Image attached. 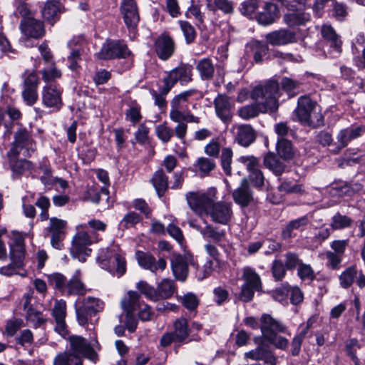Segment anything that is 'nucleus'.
Masks as SVG:
<instances>
[{"label":"nucleus","mask_w":365,"mask_h":365,"mask_svg":"<svg viewBox=\"0 0 365 365\" xmlns=\"http://www.w3.org/2000/svg\"><path fill=\"white\" fill-rule=\"evenodd\" d=\"M66 224L67 222L65 220L57 217H51L46 230L49 234L65 235Z\"/></svg>","instance_id":"57"},{"label":"nucleus","mask_w":365,"mask_h":365,"mask_svg":"<svg viewBox=\"0 0 365 365\" xmlns=\"http://www.w3.org/2000/svg\"><path fill=\"white\" fill-rule=\"evenodd\" d=\"M231 132L233 134L235 141L245 148L250 146L256 140V131L250 124L233 125Z\"/></svg>","instance_id":"16"},{"label":"nucleus","mask_w":365,"mask_h":365,"mask_svg":"<svg viewBox=\"0 0 365 365\" xmlns=\"http://www.w3.org/2000/svg\"><path fill=\"white\" fill-rule=\"evenodd\" d=\"M25 249L21 240L18 241L11 247V259L17 267H21L24 259Z\"/></svg>","instance_id":"49"},{"label":"nucleus","mask_w":365,"mask_h":365,"mask_svg":"<svg viewBox=\"0 0 365 365\" xmlns=\"http://www.w3.org/2000/svg\"><path fill=\"white\" fill-rule=\"evenodd\" d=\"M16 157L9 158L13 178H19L26 172H29L34 168L33 163L27 160H17Z\"/></svg>","instance_id":"36"},{"label":"nucleus","mask_w":365,"mask_h":365,"mask_svg":"<svg viewBox=\"0 0 365 365\" xmlns=\"http://www.w3.org/2000/svg\"><path fill=\"white\" fill-rule=\"evenodd\" d=\"M279 91V83L275 81H269L264 85L255 86L251 92V98L262 113L274 111L278 108Z\"/></svg>","instance_id":"3"},{"label":"nucleus","mask_w":365,"mask_h":365,"mask_svg":"<svg viewBox=\"0 0 365 365\" xmlns=\"http://www.w3.org/2000/svg\"><path fill=\"white\" fill-rule=\"evenodd\" d=\"M206 5L212 11L220 10L225 14L233 12V4L229 0H206Z\"/></svg>","instance_id":"46"},{"label":"nucleus","mask_w":365,"mask_h":365,"mask_svg":"<svg viewBox=\"0 0 365 365\" xmlns=\"http://www.w3.org/2000/svg\"><path fill=\"white\" fill-rule=\"evenodd\" d=\"M141 220L140 215L134 211L128 212L120 220L119 226L123 229H128L135 227Z\"/></svg>","instance_id":"60"},{"label":"nucleus","mask_w":365,"mask_h":365,"mask_svg":"<svg viewBox=\"0 0 365 365\" xmlns=\"http://www.w3.org/2000/svg\"><path fill=\"white\" fill-rule=\"evenodd\" d=\"M51 315L56 322L55 331L61 336H65L68 334L66 324V303L63 299H56L51 310Z\"/></svg>","instance_id":"19"},{"label":"nucleus","mask_w":365,"mask_h":365,"mask_svg":"<svg viewBox=\"0 0 365 365\" xmlns=\"http://www.w3.org/2000/svg\"><path fill=\"white\" fill-rule=\"evenodd\" d=\"M276 148L277 154L284 160H291L294 155V151L291 141L285 138H278Z\"/></svg>","instance_id":"45"},{"label":"nucleus","mask_w":365,"mask_h":365,"mask_svg":"<svg viewBox=\"0 0 365 365\" xmlns=\"http://www.w3.org/2000/svg\"><path fill=\"white\" fill-rule=\"evenodd\" d=\"M294 113L298 121L303 125L313 128L324 125V116L319 106L307 96L298 98L297 107Z\"/></svg>","instance_id":"4"},{"label":"nucleus","mask_w":365,"mask_h":365,"mask_svg":"<svg viewBox=\"0 0 365 365\" xmlns=\"http://www.w3.org/2000/svg\"><path fill=\"white\" fill-rule=\"evenodd\" d=\"M151 181L158 196L163 197L168 188V176L163 170H158L153 174Z\"/></svg>","instance_id":"39"},{"label":"nucleus","mask_w":365,"mask_h":365,"mask_svg":"<svg viewBox=\"0 0 365 365\" xmlns=\"http://www.w3.org/2000/svg\"><path fill=\"white\" fill-rule=\"evenodd\" d=\"M279 17L277 6L272 2H266L262 11L257 16V21L263 26L272 24Z\"/></svg>","instance_id":"25"},{"label":"nucleus","mask_w":365,"mask_h":365,"mask_svg":"<svg viewBox=\"0 0 365 365\" xmlns=\"http://www.w3.org/2000/svg\"><path fill=\"white\" fill-rule=\"evenodd\" d=\"M178 301L190 312L195 311L200 302L199 298L192 292H188L179 297Z\"/></svg>","instance_id":"53"},{"label":"nucleus","mask_w":365,"mask_h":365,"mask_svg":"<svg viewBox=\"0 0 365 365\" xmlns=\"http://www.w3.org/2000/svg\"><path fill=\"white\" fill-rule=\"evenodd\" d=\"M63 88L55 83H47L42 88V103L47 108L58 110L63 105Z\"/></svg>","instance_id":"14"},{"label":"nucleus","mask_w":365,"mask_h":365,"mask_svg":"<svg viewBox=\"0 0 365 365\" xmlns=\"http://www.w3.org/2000/svg\"><path fill=\"white\" fill-rule=\"evenodd\" d=\"M174 331H173L175 336L176 341L179 343H187L192 340L200 341L199 336L193 337L187 340L190 334V329L188 322L185 318L177 319L174 322Z\"/></svg>","instance_id":"29"},{"label":"nucleus","mask_w":365,"mask_h":365,"mask_svg":"<svg viewBox=\"0 0 365 365\" xmlns=\"http://www.w3.org/2000/svg\"><path fill=\"white\" fill-rule=\"evenodd\" d=\"M233 152L230 148H223L221 153V165L223 171L227 175H231V164L232 160Z\"/></svg>","instance_id":"58"},{"label":"nucleus","mask_w":365,"mask_h":365,"mask_svg":"<svg viewBox=\"0 0 365 365\" xmlns=\"http://www.w3.org/2000/svg\"><path fill=\"white\" fill-rule=\"evenodd\" d=\"M365 38L363 34H359L353 43L352 50L354 54H361V56H356L355 62L356 66L361 69L365 68Z\"/></svg>","instance_id":"40"},{"label":"nucleus","mask_w":365,"mask_h":365,"mask_svg":"<svg viewBox=\"0 0 365 365\" xmlns=\"http://www.w3.org/2000/svg\"><path fill=\"white\" fill-rule=\"evenodd\" d=\"M120 12L128 30L135 31L140 21L135 0H123L120 4Z\"/></svg>","instance_id":"15"},{"label":"nucleus","mask_w":365,"mask_h":365,"mask_svg":"<svg viewBox=\"0 0 365 365\" xmlns=\"http://www.w3.org/2000/svg\"><path fill=\"white\" fill-rule=\"evenodd\" d=\"M201 235L204 240L219 243L224 240L226 237V232L224 230H220L211 224L206 223L201 230Z\"/></svg>","instance_id":"34"},{"label":"nucleus","mask_w":365,"mask_h":365,"mask_svg":"<svg viewBox=\"0 0 365 365\" xmlns=\"http://www.w3.org/2000/svg\"><path fill=\"white\" fill-rule=\"evenodd\" d=\"M140 307V294L135 291H129L121 301V307L126 312L125 327L130 332H133L136 329L138 321L133 313Z\"/></svg>","instance_id":"8"},{"label":"nucleus","mask_w":365,"mask_h":365,"mask_svg":"<svg viewBox=\"0 0 365 365\" xmlns=\"http://www.w3.org/2000/svg\"><path fill=\"white\" fill-rule=\"evenodd\" d=\"M185 198L192 210L198 215L206 214L215 223L227 225L233 217L232 203L217 201L215 187L209 188L207 192H188Z\"/></svg>","instance_id":"1"},{"label":"nucleus","mask_w":365,"mask_h":365,"mask_svg":"<svg viewBox=\"0 0 365 365\" xmlns=\"http://www.w3.org/2000/svg\"><path fill=\"white\" fill-rule=\"evenodd\" d=\"M362 186H358L355 190L361 189ZM354 190V188H351L349 185L345 182H339L334 183L331 185L329 192L333 196L343 197L345 195H351Z\"/></svg>","instance_id":"48"},{"label":"nucleus","mask_w":365,"mask_h":365,"mask_svg":"<svg viewBox=\"0 0 365 365\" xmlns=\"http://www.w3.org/2000/svg\"><path fill=\"white\" fill-rule=\"evenodd\" d=\"M362 130L361 126H351L341 130L336 137L340 148L346 147L351 140L359 137Z\"/></svg>","instance_id":"33"},{"label":"nucleus","mask_w":365,"mask_h":365,"mask_svg":"<svg viewBox=\"0 0 365 365\" xmlns=\"http://www.w3.org/2000/svg\"><path fill=\"white\" fill-rule=\"evenodd\" d=\"M174 282L170 279H163L156 287L158 301L170 298L175 292Z\"/></svg>","instance_id":"42"},{"label":"nucleus","mask_w":365,"mask_h":365,"mask_svg":"<svg viewBox=\"0 0 365 365\" xmlns=\"http://www.w3.org/2000/svg\"><path fill=\"white\" fill-rule=\"evenodd\" d=\"M131 54L127 45L120 41H108L99 52L96 53L98 59L109 60L113 58H125Z\"/></svg>","instance_id":"11"},{"label":"nucleus","mask_w":365,"mask_h":365,"mask_svg":"<svg viewBox=\"0 0 365 365\" xmlns=\"http://www.w3.org/2000/svg\"><path fill=\"white\" fill-rule=\"evenodd\" d=\"M125 118L126 120L131 123L132 125L138 124L143 118L140 106L135 101L132 102L125 111Z\"/></svg>","instance_id":"47"},{"label":"nucleus","mask_w":365,"mask_h":365,"mask_svg":"<svg viewBox=\"0 0 365 365\" xmlns=\"http://www.w3.org/2000/svg\"><path fill=\"white\" fill-rule=\"evenodd\" d=\"M259 113H262V111L255 103L242 106L237 110L239 116L246 120L257 117Z\"/></svg>","instance_id":"55"},{"label":"nucleus","mask_w":365,"mask_h":365,"mask_svg":"<svg viewBox=\"0 0 365 365\" xmlns=\"http://www.w3.org/2000/svg\"><path fill=\"white\" fill-rule=\"evenodd\" d=\"M25 318L27 323L35 328L39 327L46 322L42 313L34 308H29L25 314Z\"/></svg>","instance_id":"51"},{"label":"nucleus","mask_w":365,"mask_h":365,"mask_svg":"<svg viewBox=\"0 0 365 365\" xmlns=\"http://www.w3.org/2000/svg\"><path fill=\"white\" fill-rule=\"evenodd\" d=\"M61 11L62 6L59 1L56 0H47L41 10V14L46 21L53 24L58 19Z\"/></svg>","instance_id":"31"},{"label":"nucleus","mask_w":365,"mask_h":365,"mask_svg":"<svg viewBox=\"0 0 365 365\" xmlns=\"http://www.w3.org/2000/svg\"><path fill=\"white\" fill-rule=\"evenodd\" d=\"M192 67L188 64H180L171 70L163 78V93H168L174 85L180 81L181 85H186L192 80Z\"/></svg>","instance_id":"9"},{"label":"nucleus","mask_w":365,"mask_h":365,"mask_svg":"<svg viewBox=\"0 0 365 365\" xmlns=\"http://www.w3.org/2000/svg\"><path fill=\"white\" fill-rule=\"evenodd\" d=\"M197 94H200L199 91L193 88L185 91L175 96L170 102L169 118H170L177 114L181 115L184 103H187L190 98Z\"/></svg>","instance_id":"24"},{"label":"nucleus","mask_w":365,"mask_h":365,"mask_svg":"<svg viewBox=\"0 0 365 365\" xmlns=\"http://www.w3.org/2000/svg\"><path fill=\"white\" fill-rule=\"evenodd\" d=\"M171 121L173 123L180 124V123H186L187 125L188 123H200V118L196 115H194L190 110H187L183 112L181 111V115H175L170 118Z\"/></svg>","instance_id":"56"},{"label":"nucleus","mask_w":365,"mask_h":365,"mask_svg":"<svg viewBox=\"0 0 365 365\" xmlns=\"http://www.w3.org/2000/svg\"><path fill=\"white\" fill-rule=\"evenodd\" d=\"M321 34L329 45L333 48L337 53H341L342 41L340 39V36L336 33L334 28L329 24H324L322 26Z\"/></svg>","instance_id":"32"},{"label":"nucleus","mask_w":365,"mask_h":365,"mask_svg":"<svg viewBox=\"0 0 365 365\" xmlns=\"http://www.w3.org/2000/svg\"><path fill=\"white\" fill-rule=\"evenodd\" d=\"M104 309V303L98 298L88 297L78 298L75 312L78 324L86 329H93L98 322V313Z\"/></svg>","instance_id":"2"},{"label":"nucleus","mask_w":365,"mask_h":365,"mask_svg":"<svg viewBox=\"0 0 365 365\" xmlns=\"http://www.w3.org/2000/svg\"><path fill=\"white\" fill-rule=\"evenodd\" d=\"M16 11L14 15H19L22 20L34 17V12L30 9L29 6L25 1H15Z\"/></svg>","instance_id":"62"},{"label":"nucleus","mask_w":365,"mask_h":365,"mask_svg":"<svg viewBox=\"0 0 365 365\" xmlns=\"http://www.w3.org/2000/svg\"><path fill=\"white\" fill-rule=\"evenodd\" d=\"M32 147V140L29 133L24 128L18 130L14 135V141L8 152L9 158L17 157L24 148L29 149Z\"/></svg>","instance_id":"20"},{"label":"nucleus","mask_w":365,"mask_h":365,"mask_svg":"<svg viewBox=\"0 0 365 365\" xmlns=\"http://www.w3.org/2000/svg\"><path fill=\"white\" fill-rule=\"evenodd\" d=\"M97 260L102 268L112 272L115 269L117 274L123 275L126 269V262L125 258L117 253L115 249H102L101 250Z\"/></svg>","instance_id":"6"},{"label":"nucleus","mask_w":365,"mask_h":365,"mask_svg":"<svg viewBox=\"0 0 365 365\" xmlns=\"http://www.w3.org/2000/svg\"><path fill=\"white\" fill-rule=\"evenodd\" d=\"M284 6L288 11L284 15V21L289 27H296L305 25L311 19L310 14L307 9L299 6L291 0H276Z\"/></svg>","instance_id":"7"},{"label":"nucleus","mask_w":365,"mask_h":365,"mask_svg":"<svg viewBox=\"0 0 365 365\" xmlns=\"http://www.w3.org/2000/svg\"><path fill=\"white\" fill-rule=\"evenodd\" d=\"M260 329L267 341H273L278 333H287V327L268 314H263L259 319Z\"/></svg>","instance_id":"13"},{"label":"nucleus","mask_w":365,"mask_h":365,"mask_svg":"<svg viewBox=\"0 0 365 365\" xmlns=\"http://www.w3.org/2000/svg\"><path fill=\"white\" fill-rule=\"evenodd\" d=\"M357 269L356 266H351L344 270L339 276L340 285L347 289L352 284L354 279L356 277Z\"/></svg>","instance_id":"54"},{"label":"nucleus","mask_w":365,"mask_h":365,"mask_svg":"<svg viewBox=\"0 0 365 365\" xmlns=\"http://www.w3.org/2000/svg\"><path fill=\"white\" fill-rule=\"evenodd\" d=\"M21 78L23 79V88H38L39 78L35 71H25Z\"/></svg>","instance_id":"59"},{"label":"nucleus","mask_w":365,"mask_h":365,"mask_svg":"<svg viewBox=\"0 0 365 365\" xmlns=\"http://www.w3.org/2000/svg\"><path fill=\"white\" fill-rule=\"evenodd\" d=\"M136 288L147 299L153 302H158L157 289L154 287L150 285L147 282L140 280L136 284Z\"/></svg>","instance_id":"52"},{"label":"nucleus","mask_w":365,"mask_h":365,"mask_svg":"<svg viewBox=\"0 0 365 365\" xmlns=\"http://www.w3.org/2000/svg\"><path fill=\"white\" fill-rule=\"evenodd\" d=\"M297 275L302 281L312 282L315 279V274L310 264L302 263L297 268Z\"/></svg>","instance_id":"64"},{"label":"nucleus","mask_w":365,"mask_h":365,"mask_svg":"<svg viewBox=\"0 0 365 365\" xmlns=\"http://www.w3.org/2000/svg\"><path fill=\"white\" fill-rule=\"evenodd\" d=\"M309 220L307 217L303 216L297 219L291 220L282 229L281 237L283 240H287L294 237L297 235V231H302L308 225Z\"/></svg>","instance_id":"28"},{"label":"nucleus","mask_w":365,"mask_h":365,"mask_svg":"<svg viewBox=\"0 0 365 365\" xmlns=\"http://www.w3.org/2000/svg\"><path fill=\"white\" fill-rule=\"evenodd\" d=\"M188 126L186 123L176 124L172 128L167 122H163L155 127V134L158 138L163 143L170 142L173 136H175L181 142L185 143Z\"/></svg>","instance_id":"10"},{"label":"nucleus","mask_w":365,"mask_h":365,"mask_svg":"<svg viewBox=\"0 0 365 365\" xmlns=\"http://www.w3.org/2000/svg\"><path fill=\"white\" fill-rule=\"evenodd\" d=\"M101 195H104L108 197V190L106 187L104 186L99 190L96 187L91 186L88 187L85 191L83 194V199L97 204L100 201Z\"/></svg>","instance_id":"50"},{"label":"nucleus","mask_w":365,"mask_h":365,"mask_svg":"<svg viewBox=\"0 0 365 365\" xmlns=\"http://www.w3.org/2000/svg\"><path fill=\"white\" fill-rule=\"evenodd\" d=\"M53 365H83V360L79 356L66 351L56 356Z\"/></svg>","instance_id":"43"},{"label":"nucleus","mask_w":365,"mask_h":365,"mask_svg":"<svg viewBox=\"0 0 365 365\" xmlns=\"http://www.w3.org/2000/svg\"><path fill=\"white\" fill-rule=\"evenodd\" d=\"M24 323L22 319L11 318L7 320L5 325V333L9 336H14L16 332L24 327Z\"/></svg>","instance_id":"63"},{"label":"nucleus","mask_w":365,"mask_h":365,"mask_svg":"<svg viewBox=\"0 0 365 365\" xmlns=\"http://www.w3.org/2000/svg\"><path fill=\"white\" fill-rule=\"evenodd\" d=\"M19 29L21 34L26 38L38 39L42 38L46 34L43 22L34 17L21 20Z\"/></svg>","instance_id":"18"},{"label":"nucleus","mask_w":365,"mask_h":365,"mask_svg":"<svg viewBox=\"0 0 365 365\" xmlns=\"http://www.w3.org/2000/svg\"><path fill=\"white\" fill-rule=\"evenodd\" d=\"M78 228H81L73 236L70 248L71 255L78 259L80 262H84L86 257L91 254V250L88 248L93 242L98 241V236L94 232L86 231V224L80 225Z\"/></svg>","instance_id":"5"},{"label":"nucleus","mask_w":365,"mask_h":365,"mask_svg":"<svg viewBox=\"0 0 365 365\" xmlns=\"http://www.w3.org/2000/svg\"><path fill=\"white\" fill-rule=\"evenodd\" d=\"M264 165L276 175H281L286 167L284 163L272 152L264 155Z\"/></svg>","instance_id":"37"},{"label":"nucleus","mask_w":365,"mask_h":365,"mask_svg":"<svg viewBox=\"0 0 365 365\" xmlns=\"http://www.w3.org/2000/svg\"><path fill=\"white\" fill-rule=\"evenodd\" d=\"M242 279L244 281L243 284L257 289L260 291L262 289V282L259 275L254 269L246 267L243 269Z\"/></svg>","instance_id":"38"},{"label":"nucleus","mask_w":365,"mask_h":365,"mask_svg":"<svg viewBox=\"0 0 365 365\" xmlns=\"http://www.w3.org/2000/svg\"><path fill=\"white\" fill-rule=\"evenodd\" d=\"M221 268L222 267L220 259H208L205 263L202 269L198 270L197 273V277L199 280H202L212 275L213 272H220Z\"/></svg>","instance_id":"44"},{"label":"nucleus","mask_w":365,"mask_h":365,"mask_svg":"<svg viewBox=\"0 0 365 365\" xmlns=\"http://www.w3.org/2000/svg\"><path fill=\"white\" fill-rule=\"evenodd\" d=\"M269 47L266 43L252 40L247 43L245 53L253 56L255 63L262 62L263 57L268 53Z\"/></svg>","instance_id":"27"},{"label":"nucleus","mask_w":365,"mask_h":365,"mask_svg":"<svg viewBox=\"0 0 365 365\" xmlns=\"http://www.w3.org/2000/svg\"><path fill=\"white\" fill-rule=\"evenodd\" d=\"M216 115L225 123L232 120L231 103L229 97L225 94H219L214 100Z\"/></svg>","instance_id":"22"},{"label":"nucleus","mask_w":365,"mask_h":365,"mask_svg":"<svg viewBox=\"0 0 365 365\" xmlns=\"http://www.w3.org/2000/svg\"><path fill=\"white\" fill-rule=\"evenodd\" d=\"M196 69L204 81L210 80L214 76L215 66L210 58H205L200 60L197 63Z\"/></svg>","instance_id":"41"},{"label":"nucleus","mask_w":365,"mask_h":365,"mask_svg":"<svg viewBox=\"0 0 365 365\" xmlns=\"http://www.w3.org/2000/svg\"><path fill=\"white\" fill-rule=\"evenodd\" d=\"M351 222L350 217L337 212L332 217L330 225L333 230H341L349 227Z\"/></svg>","instance_id":"61"},{"label":"nucleus","mask_w":365,"mask_h":365,"mask_svg":"<svg viewBox=\"0 0 365 365\" xmlns=\"http://www.w3.org/2000/svg\"><path fill=\"white\" fill-rule=\"evenodd\" d=\"M138 264L145 269L156 273L158 271H163L167 267L166 260L164 258L155 257L148 252L138 251L135 254Z\"/></svg>","instance_id":"17"},{"label":"nucleus","mask_w":365,"mask_h":365,"mask_svg":"<svg viewBox=\"0 0 365 365\" xmlns=\"http://www.w3.org/2000/svg\"><path fill=\"white\" fill-rule=\"evenodd\" d=\"M81 272L76 270L73 276L67 282L65 293L66 294L83 295L86 293V288L80 279Z\"/></svg>","instance_id":"35"},{"label":"nucleus","mask_w":365,"mask_h":365,"mask_svg":"<svg viewBox=\"0 0 365 365\" xmlns=\"http://www.w3.org/2000/svg\"><path fill=\"white\" fill-rule=\"evenodd\" d=\"M235 202L242 207H247L253 200L252 192L246 179H243L241 185L232 192Z\"/></svg>","instance_id":"26"},{"label":"nucleus","mask_w":365,"mask_h":365,"mask_svg":"<svg viewBox=\"0 0 365 365\" xmlns=\"http://www.w3.org/2000/svg\"><path fill=\"white\" fill-rule=\"evenodd\" d=\"M154 46L157 56L163 61L169 59L175 51V43L173 38L164 34L156 38Z\"/></svg>","instance_id":"21"},{"label":"nucleus","mask_w":365,"mask_h":365,"mask_svg":"<svg viewBox=\"0 0 365 365\" xmlns=\"http://www.w3.org/2000/svg\"><path fill=\"white\" fill-rule=\"evenodd\" d=\"M70 350L68 351L79 356L87 358L96 363L98 359V355L85 338L80 336H71L69 337Z\"/></svg>","instance_id":"12"},{"label":"nucleus","mask_w":365,"mask_h":365,"mask_svg":"<svg viewBox=\"0 0 365 365\" xmlns=\"http://www.w3.org/2000/svg\"><path fill=\"white\" fill-rule=\"evenodd\" d=\"M268 43L272 46H282L296 41V34L289 29H279L266 35Z\"/></svg>","instance_id":"23"},{"label":"nucleus","mask_w":365,"mask_h":365,"mask_svg":"<svg viewBox=\"0 0 365 365\" xmlns=\"http://www.w3.org/2000/svg\"><path fill=\"white\" fill-rule=\"evenodd\" d=\"M173 274L176 279L184 282L188 274L186 259L180 255H175L170 262Z\"/></svg>","instance_id":"30"}]
</instances>
